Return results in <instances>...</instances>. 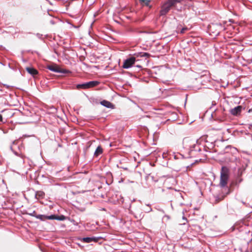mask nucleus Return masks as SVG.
Listing matches in <instances>:
<instances>
[{
    "instance_id": "nucleus-1",
    "label": "nucleus",
    "mask_w": 252,
    "mask_h": 252,
    "mask_svg": "<svg viewBox=\"0 0 252 252\" xmlns=\"http://www.w3.org/2000/svg\"><path fill=\"white\" fill-rule=\"evenodd\" d=\"M229 173L228 169L224 166L222 167L220 175L219 185L221 188L226 186L229 179Z\"/></svg>"
},
{
    "instance_id": "nucleus-2",
    "label": "nucleus",
    "mask_w": 252,
    "mask_h": 252,
    "mask_svg": "<svg viewBox=\"0 0 252 252\" xmlns=\"http://www.w3.org/2000/svg\"><path fill=\"white\" fill-rule=\"evenodd\" d=\"M224 29L220 24H215L210 26L209 30L211 32L214 33L215 35L219 34L220 32L224 30Z\"/></svg>"
},
{
    "instance_id": "nucleus-3",
    "label": "nucleus",
    "mask_w": 252,
    "mask_h": 252,
    "mask_svg": "<svg viewBox=\"0 0 252 252\" xmlns=\"http://www.w3.org/2000/svg\"><path fill=\"white\" fill-rule=\"evenodd\" d=\"M136 62V59L134 57H130L129 58H127L126 60H125L123 67L125 69H128L131 67Z\"/></svg>"
},
{
    "instance_id": "nucleus-4",
    "label": "nucleus",
    "mask_w": 252,
    "mask_h": 252,
    "mask_svg": "<svg viewBox=\"0 0 252 252\" xmlns=\"http://www.w3.org/2000/svg\"><path fill=\"white\" fill-rule=\"evenodd\" d=\"M99 84V82L96 81H93L88 82L82 84H79L77 85V88L78 89L79 88H83V89H87V88H92L93 87L97 86Z\"/></svg>"
},
{
    "instance_id": "nucleus-5",
    "label": "nucleus",
    "mask_w": 252,
    "mask_h": 252,
    "mask_svg": "<svg viewBox=\"0 0 252 252\" xmlns=\"http://www.w3.org/2000/svg\"><path fill=\"white\" fill-rule=\"evenodd\" d=\"M170 7H169L168 4H167L166 3L162 6L161 9L160 11V15H164L166 13L168 12L169 10L170 9Z\"/></svg>"
},
{
    "instance_id": "nucleus-6",
    "label": "nucleus",
    "mask_w": 252,
    "mask_h": 252,
    "mask_svg": "<svg viewBox=\"0 0 252 252\" xmlns=\"http://www.w3.org/2000/svg\"><path fill=\"white\" fill-rule=\"evenodd\" d=\"M242 107L241 106H237L230 111L231 113L233 115H236L240 113L241 111Z\"/></svg>"
},
{
    "instance_id": "nucleus-7",
    "label": "nucleus",
    "mask_w": 252,
    "mask_h": 252,
    "mask_svg": "<svg viewBox=\"0 0 252 252\" xmlns=\"http://www.w3.org/2000/svg\"><path fill=\"white\" fill-rule=\"evenodd\" d=\"M26 70L28 71L29 73L34 76L37 74L38 71L35 68L31 67H27L26 68Z\"/></svg>"
},
{
    "instance_id": "nucleus-8",
    "label": "nucleus",
    "mask_w": 252,
    "mask_h": 252,
    "mask_svg": "<svg viewBox=\"0 0 252 252\" xmlns=\"http://www.w3.org/2000/svg\"><path fill=\"white\" fill-rule=\"evenodd\" d=\"M100 104L108 108H113L114 106L109 101L107 100H103L100 102Z\"/></svg>"
},
{
    "instance_id": "nucleus-9",
    "label": "nucleus",
    "mask_w": 252,
    "mask_h": 252,
    "mask_svg": "<svg viewBox=\"0 0 252 252\" xmlns=\"http://www.w3.org/2000/svg\"><path fill=\"white\" fill-rule=\"evenodd\" d=\"M47 68L50 70L52 71L55 72H62L61 69L57 66L55 65H49L47 67Z\"/></svg>"
},
{
    "instance_id": "nucleus-10",
    "label": "nucleus",
    "mask_w": 252,
    "mask_h": 252,
    "mask_svg": "<svg viewBox=\"0 0 252 252\" xmlns=\"http://www.w3.org/2000/svg\"><path fill=\"white\" fill-rule=\"evenodd\" d=\"M180 1L181 0H168L166 3L171 7V6H175L177 3Z\"/></svg>"
},
{
    "instance_id": "nucleus-11",
    "label": "nucleus",
    "mask_w": 252,
    "mask_h": 252,
    "mask_svg": "<svg viewBox=\"0 0 252 252\" xmlns=\"http://www.w3.org/2000/svg\"><path fill=\"white\" fill-rule=\"evenodd\" d=\"M102 153V149L100 146H98L94 152V155L97 156Z\"/></svg>"
},
{
    "instance_id": "nucleus-12",
    "label": "nucleus",
    "mask_w": 252,
    "mask_h": 252,
    "mask_svg": "<svg viewBox=\"0 0 252 252\" xmlns=\"http://www.w3.org/2000/svg\"><path fill=\"white\" fill-rule=\"evenodd\" d=\"M65 220V217L63 215H61L60 216H56V220Z\"/></svg>"
},
{
    "instance_id": "nucleus-13",
    "label": "nucleus",
    "mask_w": 252,
    "mask_h": 252,
    "mask_svg": "<svg viewBox=\"0 0 252 252\" xmlns=\"http://www.w3.org/2000/svg\"><path fill=\"white\" fill-rule=\"evenodd\" d=\"M93 239L92 238L90 237H85L83 239V241L86 243H90L92 241Z\"/></svg>"
},
{
    "instance_id": "nucleus-14",
    "label": "nucleus",
    "mask_w": 252,
    "mask_h": 252,
    "mask_svg": "<svg viewBox=\"0 0 252 252\" xmlns=\"http://www.w3.org/2000/svg\"><path fill=\"white\" fill-rule=\"evenodd\" d=\"M45 218L47 219L48 220H56V215H50V216H45Z\"/></svg>"
},
{
    "instance_id": "nucleus-15",
    "label": "nucleus",
    "mask_w": 252,
    "mask_h": 252,
    "mask_svg": "<svg viewBox=\"0 0 252 252\" xmlns=\"http://www.w3.org/2000/svg\"><path fill=\"white\" fill-rule=\"evenodd\" d=\"M44 195V192L43 191H38L35 194V196H38L39 197H42Z\"/></svg>"
},
{
    "instance_id": "nucleus-16",
    "label": "nucleus",
    "mask_w": 252,
    "mask_h": 252,
    "mask_svg": "<svg viewBox=\"0 0 252 252\" xmlns=\"http://www.w3.org/2000/svg\"><path fill=\"white\" fill-rule=\"evenodd\" d=\"M45 216H43V215H38L37 216H36V218L37 219H40V220H43V218H45Z\"/></svg>"
},
{
    "instance_id": "nucleus-17",
    "label": "nucleus",
    "mask_w": 252,
    "mask_h": 252,
    "mask_svg": "<svg viewBox=\"0 0 252 252\" xmlns=\"http://www.w3.org/2000/svg\"><path fill=\"white\" fill-rule=\"evenodd\" d=\"M144 2L145 3L146 5L148 6L149 4V3H150V0H145Z\"/></svg>"
},
{
    "instance_id": "nucleus-18",
    "label": "nucleus",
    "mask_w": 252,
    "mask_h": 252,
    "mask_svg": "<svg viewBox=\"0 0 252 252\" xmlns=\"http://www.w3.org/2000/svg\"><path fill=\"white\" fill-rule=\"evenodd\" d=\"M187 30V28H183V29L181 30V32H181V33H184L185 32V31H186Z\"/></svg>"
},
{
    "instance_id": "nucleus-19",
    "label": "nucleus",
    "mask_w": 252,
    "mask_h": 252,
    "mask_svg": "<svg viewBox=\"0 0 252 252\" xmlns=\"http://www.w3.org/2000/svg\"><path fill=\"white\" fill-rule=\"evenodd\" d=\"M189 142V139H185L184 140V141H183V143H184V144H185L186 146H187V145H186V144L187 143H188Z\"/></svg>"
},
{
    "instance_id": "nucleus-20",
    "label": "nucleus",
    "mask_w": 252,
    "mask_h": 252,
    "mask_svg": "<svg viewBox=\"0 0 252 252\" xmlns=\"http://www.w3.org/2000/svg\"><path fill=\"white\" fill-rule=\"evenodd\" d=\"M61 71H62V72H60L61 73H66V72H67V71L66 70H64V69H63V70H61Z\"/></svg>"
},
{
    "instance_id": "nucleus-21",
    "label": "nucleus",
    "mask_w": 252,
    "mask_h": 252,
    "mask_svg": "<svg viewBox=\"0 0 252 252\" xmlns=\"http://www.w3.org/2000/svg\"><path fill=\"white\" fill-rule=\"evenodd\" d=\"M0 122H3V118L1 115L0 114Z\"/></svg>"
},
{
    "instance_id": "nucleus-22",
    "label": "nucleus",
    "mask_w": 252,
    "mask_h": 252,
    "mask_svg": "<svg viewBox=\"0 0 252 252\" xmlns=\"http://www.w3.org/2000/svg\"><path fill=\"white\" fill-rule=\"evenodd\" d=\"M148 55V53H145L143 55H142L141 56L142 57H145Z\"/></svg>"
},
{
    "instance_id": "nucleus-23",
    "label": "nucleus",
    "mask_w": 252,
    "mask_h": 252,
    "mask_svg": "<svg viewBox=\"0 0 252 252\" xmlns=\"http://www.w3.org/2000/svg\"><path fill=\"white\" fill-rule=\"evenodd\" d=\"M152 208H149V209L148 210H147V212H149L152 211Z\"/></svg>"
},
{
    "instance_id": "nucleus-24",
    "label": "nucleus",
    "mask_w": 252,
    "mask_h": 252,
    "mask_svg": "<svg viewBox=\"0 0 252 252\" xmlns=\"http://www.w3.org/2000/svg\"><path fill=\"white\" fill-rule=\"evenodd\" d=\"M141 2H144L145 0H139Z\"/></svg>"
},
{
    "instance_id": "nucleus-25",
    "label": "nucleus",
    "mask_w": 252,
    "mask_h": 252,
    "mask_svg": "<svg viewBox=\"0 0 252 252\" xmlns=\"http://www.w3.org/2000/svg\"><path fill=\"white\" fill-rule=\"evenodd\" d=\"M136 66L139 67V68H141V66L140 65H137Z\"/></svg>"
}]
</instances>
